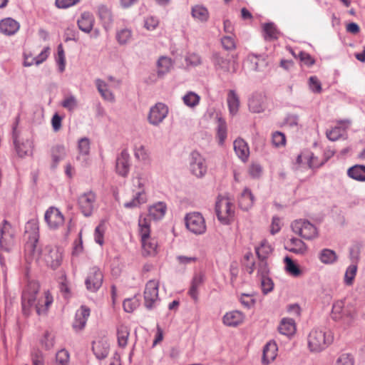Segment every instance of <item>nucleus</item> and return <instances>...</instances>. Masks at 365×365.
Listing matches in <instances>:
<instances>
[{
	"label": "nucleus",
	"mask_w": 365,
	"mask_h": 365,
	"mask_svg": "<svg viewBox=\"0 0 365 365\" xmlns=\"http://www.w3.org/2000/svg\"><path fill=\"white\" fill-rule=\"evenodd\" d=\"M272 250L271 246L264 240L256 248V254L259 259H266Z\"/></svg>",
	"instance_id": "obj_40"
},
{
	"label": "nucleus",
	"mask_w": 365,
	"mask_h": 365,
	"mask_svg": "<svg viewBox=\"0 0 365 365\" xmlns=\"http://www.w3.org/2000/svg\"><path fill=\"white\" fill-rule=\"evenodd\" d=\"M66 155V148L62 145H56L51 148V168L56 169L59 162Z\"/></svg>",
	"instance_id": "obj_21"
},
{
	"label": "nucleus",
	"mask_w": 365,
	"mask_h": 365,
	"mask_svg": "<svg viewBox=\"0 0 365 365\" xmlns=\"http://www.w3.org/2000/svg\"><path fill=\"white\" fill-rule=\"evenodd\" d=\"M103 281V275L100 269L97 267H93L90 269L88 277L85 280L86 289L95 292L98 291L102 286Z\"/></svg>",
	"instance_id": "obj_10"
},
{
	"label": "nucleus",
	"mask_w": 365,
	"mask_h": 365,
	"mask_svg": "<svg viewBox=\"0 0 365 365\" xmlns=\"http://www.w3.org/2000/svg\"><path fill=\"white\" fill-rule=\"evenodd\" d=\"M221 42L226 50H232L235 48V41L231 36H224Z\"/></svg>",
	"instance_id": "obj_62"
},
{
	"label": "nucleus",
	"mask_w": 365,
	"mask_h": 365,
	"mask_svg": "<svg viewBox=\"0 0 365 365\" xmlns=\"http://www.w3.org/2000/svg\"><path fill=\"white\" fill-rule=\"evenodd\" d=\"M103 233L104 230L103 225H98L95 230V240L101 245L103 244Z\"/></svg>",
	"instance_id": "obj_60"
},
{
	"label": "nucleus",
	"mask_w": 365,
	"mask_h": 365,
	"mask_svg": "<svg viewBox=\"0 0 365 365\" xmlns=\"http://www.w3.org/2000/svg\"><path fill=\"white\" fill-rule=\"evenodd\" d=\"M285 249L294 254L304 255L307 251V246L302 240L292 237Z\"/></svg>",
	"instance_id": "obj_23"
},
{
	"label": "nucleus",
	"mask_w": 365,
	"mask_h": 365,
	"mask_svg": "<svg viewBox=\"0 0 365 365\" xmlns=\"http://www.w3.org/2000/svg\"><path fill=\"white\" fill-rule=\"evenodd\" d=\"M259 262L258 263L257 268V274L258 275L262 277H265L269 275V267L266 259H259Z\"/></svg>",
	"instance_id": "obj_56"
},
{
	"label": "nucleus",
	"mask_w": 365,
	"mask_h": 365,
	"mask_svg": "<svg viewBox=\"0 0 365 365\" xmlns=\"http://www.w3.org/2000/svg\"><path fill=\"white\" fill-rule=\"evenodd\" d=\"M22 129L23 128L21 125V116L20 115H19L16 117V121L12 125L11 141L17 155L20 158H21L23 155L21 150Z\"/></svg>",
	"instance_id": "obj_12"
},
{
	"label": "nucleus",
	"mask_w": 365,
	"mask_h": 365,
	"mask_svg": "<svg viewBox=\"0 0 365 365\" xmlns=\"http://www.w3.org/2000/svg\"><path fill=\"white\" fill-rule=\"evenodd\" d=\"M130 334L129 328L124 325L120 324L117 329V337L118 346L124 348L128 344V339Z\"/></svg>",
	"instance_id": "obj_34"
},
{
	"label": "nucleus",
	"mask_w": 365,
	"mask_h": 365,
	"mask_svg": "<svg viewBox=\"0 0 365 365\" xmlns=\"http://www.w3.org/2000/svg\"><path fill=\"white\" fill-rule=\"evenodd\" d=\"M187 228L195 235L203 234L206 230V225L202 215L199 212L187 214L185 217Z\"/></svg>",
	"instance_id": "obj_6"
},
{
	"label": "nucleus",
	"mask_w": 365,
	"mask_h": 365,
	"mask_svg": "<svg viewBox=\"0 0 365 365\" xmlns=\"http://www.w3.org/2000/svg\"><path fill=\"white\" fill-rule=\"evenodd\" d=\"M254 196L251 190L245 188L239 198V207L243 210H248L254 204Z\"/></svg>",
	"instance_id": "obj_25"
},
{
	"label": "nucleus",
	"mask_w": 365,
	"mask_h": 365,
	"mask_svg": "<svg viewBox=\"0 0 365 365\" xmlns=\"http://www.w3.org/2000/svg\"><path fill=\"white\" fill-rule=\"evenodd\" d=\"M183 102L184 103L189 106V107H195L197 106L200 102V96L196 94L194 92H188L184 97H183Z\"/></svg>",
	"instance_id": "obj_45"
},
{
	"label": "nucleus",
	"mask_w": 365,
	"mask_h": 365,
	"mask_svg": "<svg viewBox=\"0 0 365 365\" xmlns=\"http://www.w3.org/2000/svg\"><path fill=\"white\" fill-rule=\"evenodd\" d=\"M158 282L150 280L145 285L144 291L145 306L148 309H151L153 304L158 298Z\"/></svg>",
	"instance_id": "obj_13"
},
{
	"label": "nucleus",
	"mask_w": 365,
	"mask_h": 365,
	"mask_svg": "<svg viewBox=\"0 0 365 365\" xmlns=\"http://www.w3.org/2000/svg\"><path fill=\"white\" fill-rule=\"evenodd\" d=\"M232 204L228 199L220 198L216 202L215 212L218 220L223 224L227 225L230 222V218L234 215Z\"/></svg>",
	"instance_id": "obj_8"
},
{
	"label": "nucleus",
	"mask_w": 365,
	"mask_h": 365,
	"mask_svg": "<svg viewBox=\"0 0 365 365\" xmlns=\"http://www.w3.org/2000/svg\"><path fill=\"white\" fill-rule=\"evenodd\" d=\"M277 346L274 341L268 342L263 349L262 363L268 364L277 356Z\"/></svg>",
	"instance_id": "obj_26"
},
{
	"label": "nucleus",
	"mask_w": 365,
	"mask_h": 365,
	"mask_svg": "<svg viewBox=\"0 0 365 365\" xmlns=\"http://www.w3.org/2000/svg\"><path fill=\"white\" fill-rule=\"evenodd\" d=\"M49 47H46L36 57L24 54V66H31L34 64L38 65L46 60L49 54Z\"/></svg>",
	"instance_id": "obj_28"
},
{
	"label": "nucleus",
	"mask_w": 365,
	"mask_h": 365,
	"mask_svg": "<svg viewBox=\"0 0 365 365\" xmlns=\"http://www.w3.org/2000/svg\"><path fill=\"white\" fill-rule=\"evenodd\" d=\"M319 259L324 264H332L337 260L338 257L334 250L324 249L319 254Z\"/></svg>",
	"instance_id": "obj_38"
},
{
	"label": "nucleus",
	"mask_w": 365,
	"mask_h": 365,
	"mask_svg": "<svg viewBox=\"0 0 365 365\" xmlns=\"http://www.w3.org/2000/svg\"><path fill=\"white\" fill-rule=\"evenodd\" d=\"M279 331L284 335L291 336L296 331L295 323L292 319H283L278 327Z\"/></svg>",
	"instance_id": "obj_32"
},
{
	"label": "nucleus",
	"mask_w": 365,
	"mask_h": 365,
	"mask_svg": "<svg viewBox=\"0 0 365 365\" xmlns=\"http://www.w3.org/2000/svg\"><path fill=\"white\" fill-rule=\"evenodd\" d=\"M19 28V23L12 18H5L0 21V32L6 36L15 34Z\"/></svg>",
	"instance_id": "obj_17"
},
{
	"label": "nucleus",
	"mask_w": 365,
	"mask_h": 365,
	"mask_svg": "<svg viewBox=\"0 0 365 365\" xmlns=\"http://www.w3.org/2000/svg\"><path fill=\"white\" fill-rule=\"evenodd\" d=\"M24 228V233L28 235V240L24 247L26 261L28 263L33 261L38 262L41 256L42 247L39 243V227L37 218L28 221Z\"/></svg>",
	"instance_id": "obj_2"
},
{
	"label": "nucleus",
	"mask_w": 365,
	"mask_h": 365,
	"mask_svg": "<svg viewBox=\"0 0 365 365\" xmlns=\"http://www.w3.org/2000/svg\"><path fill=\"white\" fill-rule=\"evenodd\" d=\"M353 360L348 354H341L337 359L336 365H353Z\"/></svg>",
	"instance_id": "obj_61"
},
{
	"label": "nucleus",
	"mask_w": 365,
	"mask_h": 365,
	"mask_svg": "<svg viewBox=\"0 0 365 365\" xmlns=\"http://www.w3.org/2000/svg\"><path fill=\"white\" fill-rule=\"evenodd\" d=\"M234 150L237 156L242 160H247L250 150L247 143L242 138H237L234 141Z\"/></svg>",
	"instance_id": "obj_29"
},
{
	"label": "nucleus",
	"mask_w": 365,
	"mask_h": 365,
	"mask_svg": "<svg viewBox=\"0 0 365 365\" xmlns=\"http://www.w3.org/2000/svg\"><path fill=\"white\" fill-rule=\"evenodd\" d=\"M168 113V107L164 103H158L150 108L148 120L153 125H158L167 116Z\"/></svg>",
	"instance_id": "obj_14"
},
{
	"label": "nucleus",
	"mask_w": 365,
	"mask_h": 365,
	"mask_svg": "<svg viewBox=\"0 0 365 365\" xmlns=\"http://www.w3.org/2000/svg\"><path fill=\"white\" fill-rule=\"evenodd\" d=\"M341 135V130L339 127H335L327 132V137L331 141L338 140Z\"/></svg>",
	"instance_id": "obj_59"
},
{
	"label": "nucleus",
	"mask_w": 365,
	"mask_h": 365,
	"mask_svg": "<svg viewBox=\"0 0 365 365\" xmlns=\"http://www.w3.org/2000/svg\"><path fill=\"white\" fill-rule=\"evenodd\" d=\"M304 158L307 160L308 165L310 168H315L322 166L325 160L318 162L317 158L314 156L312 153L304 155Z\"/></svg>",
	"instance_id": "obj_55"
},
{
	"label": "nucleus",
	"mask_w": 365,
	"mask_h": 365,
	"mask_svg": "<svg viewBox=\"0 0 365 365\" xmlns=\"http://www.w3.org/2000/svg\"><path fill=\"white\" fill-rule=\"evenodd\" d=\"M261 287L264 294H267L271 292L274 287V283L270 277L268 276L260 277Z\"/></svg>",
	"instance_id": "obj_52"
},
{
	"label": "nucleus",
	"mask_w": 365,
	"mask_h": 365,
	"mask_svg": "<svg viewBox=\"0 0 365 365\" xmlns=\"http://www.w3.org/2000/svg\"><path fill=\"white\" fill-rule=\"evenodd\" d=\"M244 315L241 312L232 311L223 317V322L229 327H236L243 322Z\"/></svg>",
	"instance_id": "obj_24"
},
{
	"label": "nucleus",
	"mask_w": 365,
	"mask_h": 365,
	"mask_svg": "<svg viewBox=\"0 0 365 365\" xmlns=\"http://www.w3.org/2000/svg\"><path fill=\"white\" fill-rule=\"evenodd\" d=\"M227 104L230 113L236 114L240 107V98L234 90H230L227 94Z\"/></svg>",
	"instance_id": "obj_33"
},
{
	"label": "nucleus",
	"mask_w": 365,
	"mask_h": 365,
	"mask_svg": "<svg viewBox=\"0 0 365 365\" xmlns=\"http://www.w3.org/2000/svg\"><path fill=\"white\" fill-rule=\"evenodd\" d=\"M356 264H351L348 267L344 275V282L346 285H351L353 284L354 279L356 274Z\"/></svg>",
	"instance_id": "obj_46"
},
{
	"label": "nucleus",
	"mask_w": 365,
	"mask_h": 365,
	"mask_svg": "<svg viewBox=\"0 0 365 365\" xmlns=\"http://www.w3.org/2000/svg\"><path fill=\"white\" fill-rule=\"evenodd\" d=\"M191 14L193 18L202 22H206L209 19V12L207 9L200 5L193 6L192 8Z\"/></svg>",
	"instance_id": "obj_36"
},
{
	"label": "nucleus",
	"mask_w": 365,
	"mask_h": 365,
	"mask_svg": "<svg viewBox=\"0 0 365 365\" xmlns=\"http://www.w3.org/2000/svg\"><path fill=\"white\" fill-rule=\"evenodd\" d=\"M132 38V31L128 29H123L116 33V40L120 45H125Z\"/></svg>",
	"instance_id": "obj_43"
},
{
	"label": "nucleus",
	"mask_w": 365,
	"mask_h": 365,
	"mask_svg": "<svg viewBox=\"0 0 365 365\" xmlns=\"http://www.w3.org/2000/svg\"><path fill=\"white\" fill-rule=\"evenodd\" d=\"M190 169L197 178H202L207 173L205 159L197 151H192L190 158Z\"/></svg>",
	"instance_id": "obj_9"
},
{
	"label": "nucleus",
	"mask_w": 365,
	"mask_h": 365,
	"mask_svg": "<svg viewBox=\"0 0 365 365\" xmlns=\"http://www.w3.org/2000/svg\"><path fill=\"white\" fill-rule=\"evenodd\" d=\"M157 66L158 75L162 76L170 71L172 66L171 59L165 56H161L158 61Z\"/></svg>",
	"instance_id": "obj_37"
},
{
	"label": "nucleus",
	"mask_w": 365,
	"mask_h": 365,
	"mask_svg": "<svg viewBox=\"0 0 365 365\" xmlns=\"http://www.w3.org/2000/svg\"><path fill=\"white\" fill-rule=\"evenodd\" d=\"M309 87L314 93H319L322 92V84L316 76H311L309 79Z\"/></svg>",
	"instance_id": "obj_54"
},
{
	"label": "nucleus",
	"mask_w": 365,
	"mask_h": 365,
	"mask_svg": "<svg viewBox=\"0 0 365 365\" xmlns=\"http://www.w3.org/2000/svg\"><path fill=\"white\" fill-rule=\"evenodd\" d=\"M262 172V167L259 164H252L249 168V173L252 178H259Z\"/></svg>",
	"instance_id": "obj_64"
},
{
	"label": "nucleus",
	"mask_w": 365,
	"mask_h": 365,
	"mask_svg": "<svg viewBox=\"0 0 365 365\" xmlns=\"http://www.w3.org/2000/svg\"><path fill=\"white\" fill-rule=\"evenodd\" d=\"M94 21L93 15L89 11H84L78 19L77 24L80 30L85 33H90L93 29Z\"/></svg>",
	"instance_id": "obj_19"
},
{
	"label": "nucleus",
	"mask_w": 365,
	"mask_h": 365,
	"mask_svg": "<svg viewBox=\"0 0 365 365\" xmlns=\"http://www.w3.org/2000/svg\"><path fill=\"white\" fill-rule=\"evenodd\" d=\"M96 200V196L92 191L81 195L78 198V205L83 215L86 217L91 215Z\"/></svg>",
	"instance_id": "obj_11"
},
{
	"label": "nucleus",
	"mask_w": 365,
	"mask_h": 365,
	"mask_svg": "<svg viewBox=\"0 0 365 365\" xmlns=\"http://www.w3.org/2000/svg\"><path fill=\"white\" fill-rule=\"evenodd\" d=\"M348 175L359 181H365V166L356 165L348 170Z\"/></svg>",
	"instance_id": "obj_35"
},
{
	"label": "nucleus",
	"mask_w": 365,
	"mask_h": 365,
	"mask_svg": "<svg viewBox=\"0 0 365 365\" xmlns=\"http://www.w3.org/2000/svg\"><path fill=\"white\" fill-rule=\"evenodd\" d=\"M266 97L261 93H255L250 98L248 106L253 113H261L264 110V102Z\"/></svg>",
	"instance_id": "obj_20"
},
{
	"label": "nucleus",
	"mask_w": 365,
	"mask_h": 365,
	"mask_svg": "<svg viewBox=\"0 0 365 365\" xmlns=\"http://www.w3.org/2000/svg\"><path fill=\"white\" fill-rule=\"evenodd\" d=\"M331 342V336H327L326 333L322 330H312L308 336V345L312 351H320L324 349Z\"/></svg>",
	"instance_id": "obj_5"
},
{
	"label": "nucleus",
	"mask_w": 365,
	"mask_h": 365,
	"mask_svg": "<svg viewBox=\"0 0 365 365\" xmlns=\"http://www.w3.org/2000/svg\"><path fill=\"white\" fill-rule=\"evenodd\" d=\"M299 58L305 65L311 66L315 63L314 58L308 53L301 51L299 53Z\"/></svg>",
	"instance_id": "obj_58"
},
{
	"label": "nucleus",
	"mask_w": 365,
	"mask_h": 365,
	"mask_svg": "<svg viewBox=\"0 0 365 365\" xmlns=\"http://www.w3.org/2000/svg\"><path fill=\"white\" fill-rule=\"evenodd\" d=\"M39 289L40 284L37 281H29L24 289V317L30 315L32 310L38 316L46 314L53 302V297L49 291L45 292L44 299L38 297Z\"/></svg>",
	"instance_id": "obj_1"
},
{
	"label": "nucleus",
	"mask_w": 365,
	"mask_h": 365,
	"mask_svg": "<svg viewBox=\"0 0 365 365\" xmlns=\"http://www.w3.org/2000/svg\"><path fill=\"white\" fill-rule=\"evenodd\" d=\"M143 255L152 256L157 253L158 242L150 237V224L148 219L140 215L138 220Z\"/></svg>",
	"instance_id": "obj_3"
},
{
	"label": "nucleus",
	"mask_w": 365,
	"mask_h": 365,
	"mask_svg": "<svg viewBox=\"0 0 365 365\" xmlns=\"http://www.w3.org/2000/svg\"><path fill=\"white\" fill-rule=\"evenodd\" d=\"M287 271L292 276L297 277L301 274V271L297 264L289 257L284 258Z\"/></svg>",
	"instance_id": "obj_44"
},
{
	"label": "nucleus",
	"mask_w": 365,
	"mask_h": 365,
	"mask_svg": "<svg viewBox=\"0 0 365 365\" xmlns=\"http://www.w3.org/2000/svg\"><path fill=\"white\" fill-rule=\"evenodd\" d=\"M79 0H56V5L58 8L66 9L77 4Z\"/></svg>",
	"instance_id": "obj_63"
},
{
	"label": "nucleus",
	"mask_w": 365,
	"mask_h": 365,
	"mask_svg": "<svg viewBox=\"0 0 365 365\" xmlns=\"http://www.w3.org/2000/svg\"><path fill=\"white\" fill-rule=\"evenodd\" d=\"M90 315V309L83 305L76 314L75 320L73 323V328L76 331L81 330L84 328L88 317Z\"/></svg>",
	"instance_id": "obj_18"
},
{
	"label": "nucleus",
	"mask_w": 365,
	"mask_h": 365,
	"mask_svg": "<svg viewBox=\"0 0 365 365\" xmlns=\"http://www.w3.org/2000/svg\"><path fill=\"white\" fill-rule=\"evenodd\" d=\"M45 220L51 228H57L63 224L64 217L58 209L51 207L45 213Z\"/></svg>",
	"instance_id": "obj_15"
},
{
	"label": "nucleus",
	"mask_w": 365,
	"mask_h": 365,
	"mask_svg": "<svg viewBox=\"0 0 365 365\" xmlns=\"http://www.w3.org/2000/svg\"><path fill=\"white\" fill-rule=\"evenodd\" d=\"M79 153L88 155L90 152V140L88 138H83L79 140L78 145Z\"/></svg>",
	"instance_id": "obj_51"
},
{
	"label": "nucleus",
	"mask_w": 365,
	"mask_h": 365,
	"mask_svg": "<svg viewBox=\"0 0 365 365\" xmlns=\"http://www.w3.org/2000/svg\"><path fill=\"white\" fill-rule=\"evenodd\" d=\"M14 243V231L11 225L6 220H4L0 228V247L1 250L9 252Z\"/></svg>",
	"instance_id": "obj_7"
},
{
	"label": "nucleus",
	"mask_w": 365,
	"mask_h": 365,
	"mask_svg": "<svg viewBox=\"0 0 365 365\" xmlns=\"http://www.w3.org/2000/svg\"><path fill=\"white\" fill-rule=\"evenodd\" d=\"M146 197L145 196V193L143 191L138 192L135 197L130 200V202H125L124 204L125 207L126 208H133L139 206L140 204L145 203L146 202Z\"/></svg>",
	"instance_id": "obj_42"
},
{
	"label": "nucleus",
	"mask_w": 365,
	"mask_h": 365,
	"mask_svg": "<svg viewBox=\"0 0 365 365\" xmlns=\"http://www.w3.org/2000/svg\"><path fill=\"white\" fill-rule=\"evenodd\" d=\"M130 155L126 150H123L120 154L116 158L115 170L118 175L125 177L127 176L129 169Z\"/></svg>",
	"instance_id": "obj_16"
},
{
	"label": "nucleus",
	"mask_w": 365,
	"mask_h": 365,
	"mask_svg": "<svg viewBox=\"0 0 365 365\" xmlns=\"http://www.w3.org/2000/svg\"><path fill=\"white\" fill-rule=\"evenodd\" d=\"M48 254L45 256V261L53 269H57L62 262V253L58 249L48 247Z\"/></svg>",
	"instance_id": "obj_22"
},
{
	"label": "nucleus",
	"mask_w": 365,
	"mask_h": 365,
	"mask_svg": "<svg viewBox=\"0 0 365 365\" xmlns=\"http://www.w3.org/2000/svg\"><path fill=\"white\" fill-rule=\"evenodd\" d=\"M263 33L265 41L277 40L279 36V31L274 23H266L263 25Z\"/></svg>",
	"instance_id": "obj_31"
},
{
	"label": "nucleus",
	"mask_w": 365,
	"mask_h": 365,
	"mask_svg": "<svg viewBox=\"0 0 365 365\" xmlns=\"http://www.w3.org/2000/svg\"><path fill=\"white\" fill-rule=\"evenodd\" d=\"M249 62L252 66V69L256 71H259V66H266L267 63L263 59H259L257 56H250Z\"/></svg>",
	"instance_id": "obj_57"
},
{
	"label": "nucleus",
	"mask_w": 365,
	"mask_h": 365,
	"mask_svg": "<svg viewBox=\"0 0 365 365\" xmlns=\"http://www.w3.org/2000/svg\"><path fill=\"white\" fill-rule=\"evenodd\" d=\"M56 365H68L69 361L68 352L62 349L59 351L56 356Z\"/></svg>",
	"instance_id": "obj_53"
},
{
	"label": "nucleus",
	"mask_w": 365,
	"mask_h": 365,
	"mask_svg": "<svg viewBox=\"0 0 365 365\" xmlns=\"http://www.w3.org/2000/svg\"><path fill=\"white\" fill-rule=\"evenodd\" d=\"M291 227L294 233L304 240H312L318 237L317 227L308 220L302 219L294 220L292 223Z\"/></svg>",
	"instance_id": "obj_4"
},
{
	"label": "nucleus",
	"mask_w": 365,
	"mask_h": 365,
	"mask_svg": "<svg viewBox=\"0 0 365 365\" xmlns=\"http://www.w3.org/2000/svg\"><path fill=\"white\" fill-rule=\"evenodd\" d=\"M272 142L275 147L283 146L286 143V137L283 133L276 131L272 135Z\"/></svg>",
	"instance_id": "obj_50"
},
{
	"label": "nucleus",
	"mask_w": 365,
	"mask_h": 365,
	"mask_svg": "<svg viewBox=\"0 0 365 365\" xmlns=\"http://www.w3.org/2000/svg\"><path fill=\"white\" fill-rule=\"evenodd\" d=\"M96 86L99 93L104 99L110 101L114 100L113 94L107 89V85L103 81L96 80Z\"/></svg>",
	"instance_id": "obj_39"
},
{
	"label": "nucleus",
	"mask_w": 365,
	"mask_h": 365,
	"mask_svg": "<svg viewBox=\"0 0 365 365\" xmlns=\"http://www.w3.org/2000/svg\"><path fill=\"white\" fill-rule=\"evenodd\" d=\"M203 282L204 274L202 273L195 274L192 279L188 293L195 301H197L198 298V288L202 284Z\"/></svg>",
	"instance_id": "obj_30"
},
{
	"label": "nucleus",
	"mask_w": 365,
	"mask_h": 365,
	"mask_svg": "<svg viewBox=\"0 0 365 365\" xmlns=\"http://www.w3.org/2000/svg\"><path fill=\"white\" fill-rule=\"evenodd\" d=\"M344 304L343 301L336 302L332 307L331 317L334 320L338 321L344 318L342 312H344Z\"/></svg>",
	"instance_id": "obj_41"
},
{
	"label": "nucleus",
	"mask_w": 365,
	"mask_h": 365,
	"mask_svg": "<svg viewBox=\"0 0 365 365\" xmlns=\"http://www.w3.org/2000/svg\"><path fill=\"white\" fill-rule=\"evenodd\" d=\"M166 209V205L161 202L150 206L148 210V216L146 218L148 219L149 222L151 218L154 220H160L165 215Z\"/></svg>",
	"instance_id": "obj_27"
},
{
	"label": "nucleus",
	"mask_w": 365,
	"mask_h": 365,
	"mask_svg": "<svg viewBox=\"0 0 365 365\" xmlns=\"http://www.w3.org/2000/svg\"><path fill=\"white\" fill-rule=\"evenodd\" d=\"M98 14L101 19L106 24H110L113 21V15L110 9L105 6H101L98 9Z\"/></svg>",
	"instance_id": "obj_49"
},
{
	"label": "nucleus",
	"mask_w": 365,
	"mask_h": 365,
	"mask_svg": "<svg viewBox=\"0 0 365 365\" xmlns=\"http://www.w3.org/2000/svg\"><path fill=\"white\" fill-rule=\"evenodd\" d=\"M56 62L58 65L59 71L61 73L63 72L65 70L66 61L64 50L62 44H59L57 48Z\"/></svg>",
	"instance_id": "obj_48"
},
{
	"label": "nucleus",
	"mask_w": 365,
	"mask_h": 365,
	"mask_svg": "<svg viewBox=\"0 0 365 365\" xmlns=\"http://www.w3.org/2000/svg\"><path fill=\"white\" fill-rule=\"evenodd\" d=\"M217 138L219 144L222 145L227 138V126L225 120L221 118L218 120Z\"/></svg>",
	"instance_id": "obj_47"
}]
</instances>
